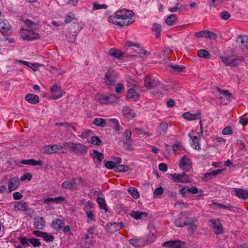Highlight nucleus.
Instances as JSON below:
<instances>
[{
    "label": "nucleus",
    "mask_w": 248,
    "mask_h": 248,
    "mask_svg": "<svg viewBox=\"0 0 248 248\" xmlns=\"http://www.w3.org/2000/svg\"><path fill=\"white\" fill-rule=\"evenodd\" d=\"M25 27H23L20 30L19 34L21 38L24 41H34L41 38L38 33V25L37 23L28 19L22 20Z\"/></svg>",
    "instance_id": "1"
},
{
    "label": "nucleus",
    "mask_w": 248,
    "mask_h": 248,
    "mask_svg": "<svg viewBox=\"0 0 248 248\" xmlns=\"http://www.w3.org/2000/svg\"><path fill=\"white\" fill-rule=\"evenodd\" d=\"M134 15V13L132 10L121 9L115 13V16H110L108 21L120 26H127L134 23V19L132 18Z\"/></svg>",
    "instance_id": "2"
},
{
    "label": "nucleus",
    "mask_w": 248,
    "mask_h": 248,
    "mask_svg": "<svg viewBox=\"0 0 248 248\" xmlns=\"http://www.w3.org/2000/svg\"><path fill=\"white\" fill-rule=\"evenodd\" d=\"M64 148L75 154L85 155L87 152V147L81 143L67 142L63 143Z\"/></svg>",
    "instance_id": "3"
},
{
    "label": "nucleus",
    "mask_w": 248,
    "mask_h": 248,
    "mask_svg": "<svg viewBox=\"0 0 248 248\" xmlns=\"http://www.w3.org/2000/svg\"><path fill=\"white\" fill-rule=\"evenodd\" d=\"M95 100L101 104H108L117 102L118 98L115 94H113L108 95L98 94L95 96Z\"/></svg>",
    "instance_id": "4"
},
{
    "label": "nucleus",
    "mask_w": 248,
    "mask_h": 248,
    "mask_svg": "<svg viewBox=\"0 0 248 248\" xmlns=\"http://www.w3.org/2000/svg\"><path fill=\"white\" fill-rule=\"evenodd\" d=\"M64 146L58 144L48 145L43 147V152L45 154H52L54 153H66L64 151Z\"/></svg>",
    "instance_id": "5"
},
{
    "label": "nucleus",
    "mask_w": 248,
    "mask_h": 248,
    "mask_svg": "<svg viewBox=\"0 0 248 248\" xmlns=\"http://www.w3.org/2000/svg\"><path fill=\"white\" fill-rule=\"evenodd\" d=\"M171 180L175 183H187L190 182L188 175L185 173L182 174L174 173L170 175Z\"/></svg>",
    "instance_id": "6"
},
{
    "label": "nucleus",
    "mask_w": 248,
    "mask_h": 248,
    "mask_svg": "<svg viewBox=\"0 0 248 248\" xmlns=\"http://www.w3.org/2000/svg\"><path fill=\"white\" fill-rule=\"evenodd\" d=\"M117 77V73L114 70L110 69L106 73L104 80L107 85H111L115 83Z\"/></svg>",
    "instance_id": "7"
},
{
    "label": "nucleus",
    "mask_w": 248,
    "mask_h": 248,
    "mask_svg": "<svg viewBox=\"0 0 248 248\" xmlns=\"http://www.w3.org/2000/svg\"><path fill=\"white\" fill-rule=\"evenodd\" d=\"M209 222L211 223V227L215 234H220L223 233V227L218 219H211L209 220Z\"/></svg>",
    "instance_id": "8"
},
{
    "label": "nucleus",
    "mask_w": 248,
    "mask_h": 248,
    "mask_svg": "<svg viewBox=\"0 0 248 248\" xmlns=\"http://www.w3.org/2000/svg\"><path fill=\"white\" fill-rule=\"evenodd\" d=\"M50 92L53 94L52 98L53 99H57L62 96L63 94L65 93L62 90L61 85L57 84L53 85L50 88Z\"/></svg>",
    "instance_id": "9"
},
{
    "label": "nucleus",
    "mask_w": 248,
    "mask_h": 248,
    "mask_svg": "<svg viewBox=\"0 0 248 248\" xmlns=\"http://www.w3.org/2000/svg\"><path fill=\"white\" fill-rule=\"evenodd\" d=\"M162 245L172 248H186L185 243L180 240L166 241Z\"/></svg>",
    "instance_id": "10"
},
{
    "label": "nucleus",
    "mask_w": 248,
    "mask_h": 248,
    "mask_svg": "<svg viewBox=\"0 0 248 248\" xmlns=\"http://www.w3.org/2000/svg\"><path fill=\"white\" fill-rule=\"evenodd\" d=\"M159 81L155 78L147 76L144 80V85L146 88L151 89L158 86Z\"/></svg>",
    "instance_id": "11"
},
{
    "label": "nucleus",
    "mask_w": 248,
    "mask_h": 248,
    "mask_svg": "<svg viewBox=\"0 0 248 248\" xmlns=\"http://www.w3.org/2000/svg\"><path fill=\"white\" fill-rule=\"evenodd\" d=\"M191 161L189 158L186 157V156H183L179 163V167L184 170L187 171L191 168Z\"/></svg>",
    "instance_id": "12"
},
{
    "label": "nucleus",
    "mask_w": 248,
    "mask_h": 248,
    "mask_svg": "<svg viewBox=\"0 0 248 248\" xmlns=\"http://www.w3.org/2000/svg\"><path fill=\"white\" fill-rule=\"evenodd\" d=\"M124 137H125L124 142L127 145L125 147L126 149L128 151H131L132 144L131 131L129 130H126L124 134Z\"/></svg>",
    "instance_id": "13"
},
{
    "label": "nucleus",
    "mask_w": 248,
    "mask_h": 248,
    "mask_svg": "<svg viewBox=\"0 0 248 248\" xmlns=\"http://www.w3.org/2000/svg\"><path fill=\"white\" fill-rule=\"evenodd\" d=\"M223 170L224 169H219L210 172L205 173L202 178V179L203 182H207L220 174Z\"/></svg>",
    "instance_id": "14"
},
{
    "label": "nucleus",
    "mask_w": 248,
    "mask_h": 248,
    "mask_svg": "<svg viewBox=\"0 0 248 248\" xmlns=\"http://www.w3.org/2000/svg\"><path fill=\"white\" fill-rule=\"evenodd\" d=\"M235 195L243 200H246L248 198V191L245 189L234 188L233 190Z\"/></svg>",
    "instance_id": "15"
},
{
    "label": "nucleus",
    "mask_w": 248,
    "mask_h": 248,
    "mask_svg": "<svg viewBox=\"0 0 248 248\" xmlns=\"http://www.w3.org/2000/svg\"><path fill=\"white\" fill-rule=\"evenodd\" d=\"M221 61L226 65H230L235 66L238 64V60L235 59H232L230 57L220 56Z\"/></svg>",
    "instance_id": "16"
},
{
    "label": "nucleus",
    "mask_w": 248,
    "mask_h": 248,
    "mask_svg": "<svg viewBox=\"0 0 248 248\" xmlns=\"http://www.w3.org/2000/svg\"><path fill=\"white\" fill-rule=\"evenodd\" d=\"M64 225V221L59 218L54 220L51 224V227L53 229L57 231L62 229Z\"/></svg>",
    "instance_id": "17"
},
{
    "label": "nucleus",
    "mask_w": 248,
    "mask_h": 248,
    "mask_svg": "<svg viewBox=\"0 0 248 248\" xmlns=\"http://www.w3.org/2000/svg\"><path fill=\"white\" fill-rule=\"evenodd\" d=\"M126 46L129 47V49H131V48H130L131 46H135L137 47L136 50H134V52H135L133 54V56L136 55V53L139 54H143L145 55L146 53V51L143 50L140 48L139 45L138 44H133V43L131 41H128L126 43Z\"/></svg>",
    "instance_id": "18"
},
{
    "label": "nucleus",
    "mask_w": 248,
    "mask_h": 248,
    "mask_svg": "<svg viewBox=\"0 0 248 248\" xmlns=\"http://www.w3.org/2000/svg\"><path fill=\"white\" fill-rule=\"evenodd\" d=\"M19 186V182L17 177L11 178L9 182L8 189L10 192L16 189Z\"/></svg>",
    "instance_id": "19"
},
{
    "label": "nucleus",
    "mask_w": 248,
    "mask_h": 248,
    "mask_svg": "<svg viewBox=\"0 0 248 248\" xmlns=\"http://www.w3.org/2000/svg\"><path fill=\"white\" fill-rule=\"evenodd\" d=\"M105 229L107 232L109 233H112L119 231L117 223L116 222L108 223L105 226Z\"/></svg>",
    "instance_id": "20"
},
{
    "label": "nucleus",
    "mask_w": 248,
    "mask_h": 248,
    "mask_svg": "<svg viewBox=\"0 0 248 248\" xmlns=\"http://www.w3.org/2000/svg\"><path fill=\"white\" fill-rule=\"evenodd\" d=\"M129 215L135 219L138 220L147 217L148 213L147 212L132 211Z\"/></svg>",
    "instance_id": "21"
},
{
    "label": "nucleus",
    "mask_w": 248,
    "mask_h": 248,
    "mask_svg": "<svg viewBox=\"0 0 248 248\" xmlns=\"http://www.w3.org/2000/svg\"><path fill=\"white\" fill-rule=\"evenodd\" d=\"M25 100L31 104H36L39 102V98L38 95L29 93L25 95Z\"/></svg>",
    "instance_id": "22"
},
{
    "label": "nucleus",
    "mask_w": 248,
    "mask_h": 248,
    "mask_svg": "<svg viewBox=\"0 0 248 248\" xmlns=\"http://www.w3.org/2000/svg\"><path fill=\"white\" fill-rule=\"evenodd\" d=\"M9 22L5 19H0V31L3 34L7 32L10 29Z\"/></svg>",
    "instance_id": "23"
},
{
    "label": "nucleus",
    "mask_w": 248,
    "mask_h": 248,
    "mask_svg": "<svg viewBox=\"0 0 248 248\" xmlns=\"http://www.w3.org/2000/svg\"><path fill=\"white\" fill-rule=\"evenodd\" d=\"M123 112L124 116L128 119H131L134 117L135 115L134 110L128 107H124L123 109Z\"/></svg>",
    "instance_id": "24"
},
{
    "label": "nucleus",
    "mask_w": 248,
    "mask_h": 248,
    "mask_svg": "<svg viewBox=\"0 0 248 248\" xmlns=\"http://www.w3.org/2000/svg\"><path fill=\"white\" fill-rule=\"evenodd\" d=\"M28 209V204L26 202H19L15 205V210L19 211H26Z\"/></svg>",
    "instance_id": "25"
},
{
    "label": "nucleus",
    "mask_w": 248,
    "mask_h": 248,
    "mask_svg": "<svg viewBox=\"0 0 248 248\" xmlns=\"http://www.w3.org/2000/svg\"><path fill=\"white\" fill-rule=\"evenodd\" d=\"M201 114V113L199 112L191 114L190 112H186L183 114V117L186 120L192 121L198 119V117H199Z\"/></svg>",
    "instance_id": "26"
},
{
    "label": "nucleus",
    "mask_w": 248,
    "mask_h": 248,
    "mask_svg": "<svg viewBox=\"0 0 248 248\" xmlns=\"http://www.w3.org/2000/svg\"><path fill=\"white\" fill-rule=\"evenodd\" d=\"M129 243L130 245H132L133 246L136 248H138L140 246L144 245V241H142V239L141 238L139 239L137 237H135L133 239H130L129 240Z\"/></svg>",
    "instance_id": "27"
},
{
    "label": "nucleus",
    "mask_w": 248,
    "mask_h": 248,
    "mask_svg": "<svg viewBox=\"0 0 248 248\" xmlns=\"http://www.w3.org/2000/svg\"><path fill=\"white\" fill-rule=\"evenodd\" d=\"M55 126H61L64 127V130L67 131H70L71 129L72 128L74 131L77 130L75 126H73L72 124L68 123L66 122L64 123H56L55 124Z\"/></svg>",
    "instance_id": "28"
},
{
    "label": "nucleus",
    "mask_w": 248,
    "mask_h": 248,
    "mask_svg": "<svg viewBox=\"0 0 248 248\" xmlns=\"http://www.w3.org/2000/svg\"><path fill=\"white\" fill-rule=\"evenodd\" d=\"M21 162L23 165H30L32 166L39 165L40 166L43 165V163L41 160L36 161L33 159L22 160Z\"/></svg>",
    "instance_id": "29"
},
{
    "label": "nucleus",
    "mask_w": 248,
    "mask_h": 248,
    "mask_svg": "<svg viewBox=\"0 0 248 248\" xmlns=\"http://www.w3.org/2000/svg\"><path fill=\"white\" fill-rule=\"evenodd\" d=\"M34 226L38 229H42L45 226V221L43 217H38L35 218Z\"/></svg>",
    "instance_id": "30"
},
{
    "label": "nucleus",
    "mask_w": 248,
    "mask_h": 248,
    "mask_svg": "<svg viewBox=\"0 0 248 248\" xmlns=\"http://www.w3.org/2000/svg\"><path fill=\"white\" fill-rule=\"evenodd\" d=\"M168 127V123L166 121H163L159 124L157 130L160 134L164 135L167 131Z\"/></svg>",
    "instance_id": "31"
},
{
    "label": "nucleus",
    "mask_w": 248,
    "mask_h": 248,
    "mask_svg": "<svg viewBox=\"0 0 248 248\" xmlns=\"http://www.w3.org/2000/svg\"><path fill=\"white\" fill-rule=\"evenodd\" d=\"M174 224L178 227L186 226V217H178L174 221Z\"/></svg>",
    "instance_id": "32"
},
{
    "label": "nucleus",
    "mask_w": 248,
    "mask_h": 248,
    "mask_svg": "<svg viewBox=\"0 0 248 248\" xmlns=\"http://www.w3.org/2000/svg\"><path fill=\"white\" fill-rule=\"evenodd\" d=\"M188 136L192 140L193 143L194 145V148L196 150L201 149L200 144L199 143L200 138L197 136H193L190 133L188 134Z\"/></svg>",
    "instance_id": "33"
},
{
    "label": "nucleus",
    "mask_w": 248,
    "mask_h": 248,
    "mask_svg": "<svg viewBox=\"0 0 248 248\" xmlns=\"http://www.w3.org/2000/svg\"><path fill=\"white\" fill-rule=\"evenodd\" d=\"M108 53L110 56H113L119 59H120L123 55V53L121 51L115 48L110 49Z\"/></svg>",
    "instance_id": "34"
},
{
    "label": "nucleus",
    "mask_w": 248,
    "mask_h": 248,
    "mask_svg": "<svg viewBox=\"0 0 248 248\" xmlns=\"http://www.w3.org/2000/svg\"><path fill=\"white\" fill-rule=\"evenodd\" d=\"M83 179L79 177H74L70 181L72 188L77 189L80 184L82 182Z\"/></svg>",
    "instance_id": "35"
},
{
    "label": "nucleus",
    "mask_w": 248,
    "mask_h": 248,
    "mask_svg": "<svg viewBox=\"0 0 248 248\" xmlns=\"http://www.w3.org/2000/svg\"><path fill=\"white\" fill-rule=\"evenodd\" d=\"M77 35V31L76 32H73L69 30L68 33L66 34V38L69 42L73 43L76 41Z\"/></svg>",
    "instance_id": "36"
},
{
    "label": "nucleus",
    "mask_w": 248,
    "mask_h": 248,
    "mask_svg": "<svg viewBox=\"0 0 248 248\" xmlns=\"http://www.w3.org/2000/svg\"><path fill=\"white\" fill-rule=\"evenodd\" d=\"M216 89L220 94L225 96L227 101H230L232 98V94L229 93L228 90H222L218 87H217Z\"/></svg>",
    "instance_id": "37"
},
{
    "label": "nucleus",
    "mask_w": 248,
    "mask_h": 248,
    "mask_svg": "<svg viewBox=\"0 0 248 248\" xmlns=\"http://www.w3.org/2000/svg\"><path fill=\"white\" fill-rule=\"evenodd\" d=\"M197 55L199 57L203 58L206 59H209L211 57V55L206 50L200 49L198 51Z\"/></svg>",
    "instance_id": "38"
},
{
    "label": "nucleus",
    "mask_w": 248,
    "mask_h": 248,
    "mask_svg": "<svg viewBox=\"0 0 248 248\" xmlns=\"http://www.w3.org/2000/svg\"><path fill=\"white\" fill-rule=\"evenodd\" d=\"M93 124L98 127H104L106 124V121L104 119L97 118L94 119Z\"/></svg>",
    "instance_id": "39"
},
{
    "label": "nucleus",
    "mask_w": 248,
    "mask_h": 248,
    "mask_svg": "<svg viewBox=\"0 0 248 248\" xmlns=\"http://www.w3.org/2000/svg\"><path fill=\"white\" fill-rule=\"evenodd\" d=\"M82 24L81 23H75L72 27L69 29V31L72 32H76L77 31V34L78 32L82 29Z\"/></svg>",
    "instance_id": "40"
},
{
    "label": "nucleus",
    "mask_w": 248,
    "mask_h": 248,
    "mask_svg": "<svg viewBox=\"0 0 248 248\" xmlns=\"http://www.w3.org/2000/svg\"><path fill=\"white\" fill-rule=\"evenodd\" d=\"M127 97L129 99L133 98L136 99L139 98V95L134 89H130L128 91Z\"/></svg>",
    "instance_id": "41"
},
{
    "label": "nucleus",
    "mask_w": 248,
    "mask_h": 248,
    "mask_svg": "<svg viewBox=\"0 0 248 248\" xmlns=\"http://www.w3.org/2000/svg\"><path fill=\"white\" fill-rule=\"evenodd\" d=\"M97 202L101 209L104 210L106 211H108V209L104 199L100 197H98L97 199Z\"/></svg>",
    "instance_id": "42"
},
{
    "label": "nucleus",
    "mask_w": 248,
    "mask_h": 248,
    "mask_svg": "<svg viewBox=\"0 0 248 248\" xmlns=\"http://www.w3.org/2000/svg\"><path fill=\"white\" fill-rule=\"evenodd\" d=\"M128 192L131 194V195L136 199H137L139 198L140 195L137 190V189L133 187H130L128 189Z\"/></svg>",
    "instance_id": "43"
},
{
    "label": "nucleus",
    "mask_w": 248,
    "mask_h": 248,
    "mask_svg": "<svg viewBox=\"0 0 248 248\" xmlns=\"http://www.w3.org/2000/svg\"><path fill=\"white\" fill-rule=\"evenodd\" d=\"M177 20V17L175 15H171L165 20L166 23L169 25H172Z\"/></svg>",
    "instance_id": "44"
},
{
    "label": "nucleus",
    "mask_w": 248,
    "mask_h": 248,
    "mask_svg": "<svg viewBox=\"0 0 248 248\" xmlns=\"http://www.w3.org/2000/svg\"><path fill=\"white\" fill-rule=\"evenodd\" d=\"M93 153L95 154V156L93 157L94 161L96 162H101L104 158V155L102 153H99L96 150H94Z\"/></svg>",
    "instance_id": "45"
},
{
    "label": "nucleus",
    "mask_w": 248,
    "mask_h": 248,
    "mask_svg": "<svg viewBox=\"0 0 248 248\" xmlns=\"http://www.w3.org/2000/svg\"><path fill=\"white\" fill-rule=\"evenodd\" d=\"M237 39L240 40L241 45L242 46L245 47H248V38L247 37H242L241 36H238Z\"/></svg>",
    "instance_id": "46"
},
{
    "label": "nucleus",
    "mask_w": 248,
    "mask_h": 248,
    "mask_svg": "<svg viewBox=\"0 0 248 248\" xmlns=\"http://www.w3.org/2000/svg\"><path fill=\"white\" fill-rule=\"evenodd\" d=\"M153 31L156 33V38H158L159 37L160 32L161 31L160 25L158 24H155L153 26Z\"/></svg>",
    "instance_id": "47"
},
{
    "label": "nucleus",
    "mask_w": 248,
    "mask_h": 248,
    "mask_svg": "<svg viewBox=\"0 0 248 248\" xmlns=\"http://www.w3.org/2000/svg\"><path fill=\"white\" fill-rule=\"evenodd\" d=\"M129 169V167L126 165H121L116 166L115 171L117 172H125Z\"/></svg>",
    "instance_id": "48"
},
{
    "label": "nucleus",
    "mask_w": 248,
    "mask_h": 248,
    "mask_svg": "<svg viewBox=\"0 0 248 248\" xmlns=\"http://www.w3.org/2000/svg\"><path fill=\"white\" fill-rule=\"evenodd\" d=\"M29 241L34 247H39L41 245L39 240L37 238H29Z\"/></svg>",
    "instance_id": "49"
},
{
    "label": "nucleus",
    "mask_w": 248,
    "mask_h": 248,
    "mask_svg": "<svg viewBox=\"0 0 248 248\" xmlns=\"http://www.w3.org/2000/svg\"><path fill=\"white\" fill-rule=\"evenodd\" d=\"M217 37V35L213 31L206 30V38L209 39H216Z\"/></svg>",
    "instance_id": "50"
},
{
    "label": "nucleus",
    "mask_w": 248,
    "mask_h": 248,
    "mask_svg": "<svg viewBox=\"0 0 248 248\" xmlns=\"http://www.w3.org/2000/svg\"><path fill=\"white\" fill-rule=\"evenodd\" d=\"M43 236V238L46 242H52L54 239V237L53 235H50L46 232H45Z\"/></svg>",
    "instance_id": "51"
},
{
    "label": "nucleus",
    "mask_w": 248,
    "mask_h": 248,
    "mask_svg": "<svg viewBox=\"0 0 248 248\" xmlns=\"http://www.w3.org/2000/svg\"><path fill=\"white\" fill-rule=\"evenodd\" d=\"M220 16L222 20H226L231 17V15L227 11H223L220 13Z\"/></svg>",
    "instance_id": "52"
},
{
    "label": "nucleus",
    "mask_w": 248,
    "mask_h": 248,
    "mask_svg": "<svg viewBox=\"0 0 248 248\" xmlns=\"http://www.w3.org/2000/svg\"><path fill=\"white\" fill-rule=\"evenodd\" d=\"M232 133V128L231 126H227L222 131V133L223 135H231Z\"/></svg>",
    "instance_id": "53"
},
{
    "label": "nucleus",
    "mask_w": 248,
    "mask_h": 248,
    "mask_svg": "<svg viewBox=\"0 0 248 248\" xmlns=\"http://www.w3.org/2000/svg\"><path fill=\"white\" fill-rule=\"evenodd\" d=\"M107 7V5L106 4H100L96 2H94L93 5V9L94 10H96L101 9H106Z\"/></svg>",
    "instance_id": "54"
},
{
    "label": "nucleus",
    "mask_w": 248,
    "mask_h": 248,
    "mask_svg": "<svg viewBox=\"0 0 248 248\" xmlns=\"http://www.w3.org/2000/svg\"><path fill=\"white\" fill-rule=\"evenodd\" d=\"M92 143L95 145H99L101 143V140L97 136H93L92 138Z\"/></svg>",
    "instance_id": "55"
},
{
    "label": "nucleus",
    "mask_w": 248,
    "mask_h": 248,
    "mask_svg": "<svg viewBox=\"0 0 248 248\" xmlns=\"http://www.w3.org/2000/svg\"><path fill=\"white\" fill-rule=\"evenodd\" d=\"M186 226L193 224L194 222L197 221V218L195 217H186Z\"/></svg>",
    "instance_id": "56"
},
{
    "label": "nucleus",
    "mask_w": 248,
    "mask_h": 248,
    "mask_svg": "<svg viewBox=\"0 0 248 248\" xmlns=\"http://www.w3.org/2000/svg\"><path fill=\"white\" fill-rule=\"evenodd\" d=\"M62 186L64 189H72L70 181H65L62 184Z\"/></svg>",
    "instance_id": "57"
},
{
    "label": "nucleus",
    "mask_w": 248,
    "mask_h": 248,
    "mask_svg": "<svg viewBox=\"0 0 248 248\" xmlns=\"http://www.w3.org/2000/svg\"><path fill=\"white\" fill-rule=\"evenodd\" d=\"M163 193V188L162 186H160L159 187L156 188L154 192V195L155 196H161Z\"/></svg>",
    "instance_id": "58"
},
{
    "label": "nucleus",
    "mask_w": 248,
    "mask_h": 248,
    "mask_svg": "<svg viewBox=\"0 0 248 248\" xmlns=\"http://www.w3.org/2000/svg\"><path fill=\"white\" fill-rule=\"evenodd\" d=\"M105 166L107 168L109 169H116V166L115 163L112 161H107L105 164Z\"/></svg>",
    "instance_id": "59"
},
{
    "label": "nucleus",
    "mask_w": 248,
    "mask_h": 248,
    "mask_svg": "<svg viewBox=\"0 0 248 248\" xmlns=\"http://www.w3.org/2000/svg\"><path fill=\"white\" fill-rule=\"evenodd\" d=\"M169 66H170L173 70L178 72H182L185 68V66H179L178 65H170Z\"/></svg>",
    "instance_id": "60"
},
{
    "label": "nucleus",
    "mask_w": 248,
    "mask_h": 248,
    "mask_svg": "<svg viewBox=\"0 0 248 248\" xmlns=\"http://www.w3.org/2000/svg\"><path fill=\"white\" fill-rule=\"evenodd\" d=\"M29 239H28L25 237H22L20 239V243L21 245H22L23 246H29L30 244L29 243Z\"/></svg>",
    "instance_id": "61"
},
{
    "label": "nucleus",
    "mask_w": 248,
    "mask_h": 248,
    "mask_svg": "<svg viewBox=\"0 0 248 248\" xmlns=\"http://www.w3.org/2000/svg\"><path fill=\"white\" fill-rule=\"evenodd\" d=\"M110 121L113 124L114 128L117 131H119L120 129V126L118 124V122L117 120L114 119H110Z\"/></svg>",
    "instance_id": "62"
},
{
    "label": "nucleus",
    "mask_w": 248,
    "mask_h": 248,
    "mask_svg": "<svg viewBox=\"0 0 248 248\" xmlns=\"http://www.w3.org/2000/svg\"><path fill=\"white\" fill-rule=\"evenodd\" d=\"M92 131L91 130H88L86 131H84L82 133V134L79 136L80 138H87L91 134H92Z\"/></svg>",
    "instance_id": "63"
},
{
    "label": "nucleus",
    "mask_w": 248,
    "mask_h": 248,
    "mask_svg": "<svg viewBox=\"0 0 248 248\" xmlns=\"http://www.w3.org/2000/svg\"><path fill=\"white\" fill-rule=\"evenodd\" d=\"M195 36L198 38L202 37H206V30L196 32Z\"/></svg>",
    "instance_id": "64"
}]
</instances>
